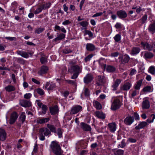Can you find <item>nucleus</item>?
Listing matches in <instances>:
<instances>
[{
	"label": "nucleus",
	"mask_w": 155,
	"mask_h": 155,
	"mask_svg": "<svg viewBox=\"0 0 155 155\" xmlns=\"http://www.w3.org/2000/svg\"><path fill=\"white\" fill-rule=\"evenodd\" d=\"M51 135V133L48 129L47 128H42L39 129L38 133L39 137L41 140H44L45 136Z\"/></svg>",
	"instance_id": "1"
},
{
	"label": "nucleus",
	"mask_w": 155,
	"mask_h": 155,
	"mask_svg": "<svg viewBox=\"0 0 155 155\" xmlns=\"http://www.w3.org/2000/svg\"><path fill=\"white\" fill-rule=\"evenodd\" d=\"M50 147L55 155H61V147L57 142L54 141L52 142Z\"/></svg>",
	"instance_id": "2"
},
{
	"label": "nucleus",
	"mask_w": 155,
	"mask_h": 155,
	"mask_svg": "<svg viewBox=\"0 0 155 155\" xmlns=\"http://www.w3.org/2000/svg\"><path fill=\"white\" fill-rule=\"evenodd\" d=\"M122 105V103L119 99L115 98L112 101L110 109L113 110H115L119 109Z\"/></svg>",
	"instance_id": "3"
},
{
	"label": "nucleus",
	"mask_w": 155,
	"mask_h": 155,
	"mask_svg": "<svg viewBox=\"0 0 155 155\" xmlns=\"http://www.w3.org/2000/svg\"><path fill=\"white\" fill-rule=\"evenodd\" d=\"M130 57L127 54L124 55H120L119 56L118 59L120 64H125L127 63L130 60Z\"/></svg>",
	"instance_id": "4"
},
{
	"label": "nucleus",
	"mask_w": 155,
	"mask_h": 155,
	"mask_svg": "<svg viewBox=\"0 0 155 155\" xmlns=\"http://www.w3.org/2000/svg\"><path fill=\"white\" fill-rule=\"evenodd\" d=\"M68 71L71 73H79L80 72V68L78 65H72L68 68Z\"/></svg>",
	"instance_id": "5"
},
{
	"label": "nucleus",
	"mask_w": 155,
	"mask_h": 155,
	"mask_svg": "<svg viewBox=\"0 0 155 155\" xmlns=\"http://www.w3.org/2000/svg\"><path fill=\"white\" fill-rule=\"evenodd\" d=\"M141 47L145 50H147L150 51L152 50L153 48V45L152 44H149L146 42L141 41L140 43Z\"/></svg>",
	"instance_id": "6"
},
{
	"label": "nucleus",
	"mask_w": 155,
	"mask_h": 155,
	"mask_svg": "<svg viewBox=\"0 0 155 155\" xmlns=\"http://www.w3.org/2000/svg\"><path fill=\"white\" fill-rule=\"evenodd\" d=\"M82 107L79 105H76L73 106L70 112L71 114H75L82 110Z\"/></svg>",
	"instance_id": "7"
},
{
	"label": "nucleus",
	"mask_w": 155,
	"mask_h": 155,
	"mask_svg": "<svg viewBox=\"0 0 155 155\" xmlns=\"http://www.w3.org/2000/svg\"><path fill=\"white\" fill-rule=\"evenodd\" d=\"M117 14L119 18L122 19L126 18L127 16V12L123 10H120L117 11Z\"/></svg>",
	"instance_id": "8"
},
{
	"label": "nucleus",
	"mask_w": 155,
	"mask_h": 155,
	"mask_svg": "<svg viewBox=\"0 0 155 155\" xmlns=\"http://www.w3.org/2000/svg\"><path fill=\"white\" fill-rule=\"evenodd\" d=\"M134 121V117L130 116L127 117L124 120V122L127 125H130Z\"/></svg>",
	"instance_id": "9"
},
{
	"label": "nucleus",
	"mask_w": 155,
	"mask_h": 155,
	"mask_svg": "<svg viewBox=\"0 0 155 155\" xmlns=\"http://www.w3.org/2000/svg\"><path fill=\"white\" fill-rule=\"evenodd\" d=\"M147 98H144L142 103V107L143 110L147 109H149L150 107V102L147 99Z\"/></svg>",
	"instance_id": "10"
},
{
	"label": "nucleus",
	"mask_w": 155,
	"mask_h": 155,
	"mask_svg": "<svg viewBox=\"0 0 155 155\" xmlns=\"http://www.w3.org/2000/svg\"><path fill=\"white\" fill-rule=\"evenodd\" d=\"M96 84L98 86L103 85L105 82L104 77L103 76L99 75L96 77Z\"/></svg>",
	"instance_id": "11"
},
{
	"label": "nucleus",
	"mask_w": 155,
	"mask_h": 155,
	"mask_svg": "<svg viewBox=\"0 0 155 155\" xmlns=\"http://www.w3.org/2000/svg\"><path fill=\"white\" fill-rule=\"evenodd\" d=\"M18 117L17 113L14 112H13L11 115L9 120V124H14L16 120Z\"/></svg>",
	"instance_id": "12"
},
{
	"label": "nucleus",
	"mask_w": 155,
	"mask_h": 155,
	"mask_svg": "<svg viewBox=\"0 0 155 155\" xmlns=\"http://www.w3.org/2000/svg\"><path fill=\"white\" fill-rule=\"evenodd\" d=\"M81 128L84 131H90L91 130V128L90 125L84 122L81 123Z\"/></svg>",
	"instance_id": "13"
},
{
	"label": "nucleus",
	"mask_w": 155,
	"mask_h": 155,
	"mask_svg": "<svg viewBox=\"0 0 155 155\" xmlns=\"http://www.w3.org/2000/svg\"><path fill=\"white\" fill-rule=\"evenodd\" d=\"M93 79L92 75L91 74H88L84 79V82L86 84H88Z\"/></svg>",
	"instance_id": "14"
},
{
	"label": "nucleus",
	"mask_w": 155,
	"mask_h": 155,
	"mask_svg": "<svg viewBox=\"0 0 155 155\" xmlns=\"http://www.w3.org/2000/svg\"><path fill=\"white\" fill-rule=\"evenodd\" d=\"M20 104L21 106L28 107L31 106V103L30 101L25 100H22L20 101Z\"/></svg>",
	"instance_id": "15"
},
{
	"label": "nucleus",
	"mask_w": 155,
	"mask_h": 155,
	"mask_svg": "<svg viewBox=\"0 0 155 155\" xmlns=\"http://www.w3.org/2000/svg\"><path fill=\"white\" fill-rule=\"evenodd\" d=\"M148 125L146 121L140 122L139 124L135 127V129L138 130L143 128Z\"/></svg>",
	"instance_id": "16"
},
{
	"label": "nucleus",
	"mask_w": 155,
	"mask_h": 155,
	"mask_svg": "<svg viewBox=\"0 0 155 155\" xmlns=\"http://www.w3.org/2000/svg\"><path fill=\"white\" fill-rule=\"evenodd\" d=\"M48 70V68L46 66H42L41 67L40 70L38 72V74L39 75H42L44 74L47 72Z\"/></svg>",
	"instance_id": "17"
},
{
	"label": "nucleus",
	"mask_w": 155,
	"mask_h": 155,
	"mask_svg": "<svg viewBox=\"0 0 155 155\" xmlns=\"http://www.w3.org/2000/svg\"><path fill=\"white\" fill-rule=\"evenodd\" d=\"M108 127L110 132L114 133L116 130V125L115 123H110L108 124Z\"/></svg>",
	"instance_id": "18"
},
{
	"label": "nucleus",
	"mask_w": 155,
	"mask_h": 155,
	"mask_svg": "<svg viewBox=\"0 0 155 155\" xmlns=\"http://www.w3.org/2000/svg\"><path fill=\"white\" fill-rule=\"evenodd\" d=\"M6 137V134L5 130L0 128V140L4 141Z\"/></svg>",
	"instance_id": "19"
},
{
	"label": "nucleus",
	"mask_w": 155,
	"mask_h": 155,
	"mask_svg": "<svg viewBox=\"0 0 155 155\" xmlns=\"http://www.w3.org/2000/svg\"><path fill=\"white\" fill-rule=\"evenodd\" d=\"M50 113L51 115H55L58 113V108L57 105H55L50 108Z\"/></svg>",
	"instance_id": "20"
},
{
	"label": "nucleus",
	"mask_w": 155,
	"mask_h": 155,
	"mask_svg": "<svg viewBox=\"0 0 155 155\" xmlns=\"http://www.w3.org/2000/svg\"><path fill=\"white\" fill-rule=\"evenodd\" d=\"M140 48L138 47H133L131 49L130 54L131 55H134L138 54L140 51Z\"/></svg>",
	"instance_id": "21"
},
{
	"label": "nucleus",
	"mask_w": 155,
	"mask_h": 155,
	"mask_svg": "<svg viewBox=\"0 0 155 155\" xmlns=\"http://www.w3.org/2000/svg\"><path fill=\"white\" fill-rule=\"evenodd\" d=\"M86 49L87 51H93L96 49V47L92 43H88L86 45Z\"/></svg>",
	"instance_id": "22"
},
{
	"label": "nucleus",
	"mask_w": 155,
	"mask_h": 155,
	"mask_svg": "<svg viewBox=\"0 0 155 155\" xmlns=\"http://www.w3.org/2000/svg\"><path fill=\"white\" fill-rule=\"evenodd\" d=\"M104 68L109 72H113L115 71L116 69L115 67L110 65H105Z\"/></svg>",
	"instance_id": "23"
},
{
	"label": "nucleus",
	"mask_w": 155,
	"mask_h": 155,
	"mask_svg": "<svg viewBox=\"0 0 155 155\" xmlns=\"http://www.w3.org/2000/svg\"><path fill=\"white\" fill-rule=\"evenodd\" d=\"M143 79H140L136 83L134 86V88L135 90H137L138 91H139L141 86Z\"/></svg>",
	"instance_id": "24"
},
{
	"label": "nucleus",
	"mask_w": 155,
	"mask_h": 155,
	"mask_svg": "<svg viewBox=\"0 0 155 155\" xmlns=\"http://www.w3.org/2000/svg\"><path fill=\"white\" fill-rule=\"evenodd\" d=\"M132 86L131 83L129 82H126L124 84L121 89L123 91H127L129 90Z\"/></svg>",
	"instance_id": "25"
},
{
	"label": "nucleus",
	"mask_w": 155,
	"mask_h": 155,
	"mask_svg": "<svg viewBox=\"0 0 155 155\" xmlns=\"http://www.w3.org/2000/svg\"><path fill=\"white\" fill-rule=\"evenodd\" d=\"M17 53L18 54L21 55L22 57L25 58H27L29 57L28 53L22 51H17Z\"/></svg>",
	"instance_id": "26"
},
{
	"label": "nucleus",
	"mask_w": 155,
	"mask_h": 155,
	"mask_svg": "<svg viewBox=\"0 0 155 155\" xmlns=\"http://www.w3.org/2000/svg\"><path fill=\"white\" fill-rule=\"evenodd\" d=\"M148 30L152 34H153L155 32V22L151 23L150 25L148 28Z\"/></svg>",
	"instance_id": "27"
},
{
	"label": "nucleus",
	"mask_w": 155,
	"mask_h": 155,
	"mask_svg": "<svg viewBox=\"0 0 155 155\" xmlns=\"http://www.w3.org/2000/svg\"><path fill=\"white\" fill-rule=\"evenodd\" d=\"M65 34L63 33H61L58 35L57 37L53 40V41L57 42L59 40H61L65 37Z\"/></svg>",
	"instance_id": "28"
},
{
	"label": "nucleus",
	"mask_w": 155,
	"mask_h": 155,
	"mask_svg": "<svg viewBox=\"0 0 155 155\" xmlns=\"http://www.w3.org/2000/svg\"><path fill=\"white\" fill-rule=\"evenodd\" d=\"M121 80L120 79H117L114 82L113 84L112 85L113 88V90H115L118 86L119 85L121 82Z\"/></svg>",
	"instance_id": "29"
},
{
	"label": "nucleus",
	"mask_w": 155,
	"mask_h": 155,
	"mask_svg": "<svg viewBox=\"0 0 155 155\" xmlns=\"http://www.w3.org/2000/svg\"><path fill=\"white\" fill-rule=\"evenodd\" d=\"M153 56V54L150 52L145 51H144V55L143 58H145L150 59Z\"/></svg>",
	"instance_id": "30"
},
{
	"label": "nucleus",
	"mask_w": 155,
	"mask_h": 155,
	"mask_svg": "<svg viewBox=\"0 0 155 155\" xmlns=\"http://www.w3.org/2000/svg\"><path fill=\"white\" fill-rule=\"evenodd\" d=\"M96 116L99 118L104 119L105 118V114L101 112L97 111L95 112Z\"/></svg>",
	"instance_id": "31"
},
{
	"label": "nucleus",
	"mask_w": 155,
	"mask_h": 155,
	"mask_svg": "<svg viewBox=\"0 0 155 155\" xmlns=\"http://www.w3.org/2000/svg\"><path fill=\"white\" fill-rule=\"evenodd\" d=\"M49 120V118H41L38 119L37 122L38 124H42L48 122Z\"/></svg>",
	"instance_id": "32"
},
{
	"label": "nucleus",
	"mask_w": 155,
	"mask_h": 155,
	"mask_svg": "<svg viewBox=\"0 0 155 155\" xmlns=\"http://www.w3.org/2000/svg\"><path fill=\"white\" fill-rule=\"evenodd\" d=\"M94 106L97 110H100L101 109L102 106L101 104L98 101H94L93 102Z\"/></svg>",
	"instance_id": "33"
},
{
	"label": "nucleus",
	"mask_w": 155,
	"mask_h": 155,
	"mask_svg": "<svg viewBox=\"0 0 155 155\" xmlns=\"http://www.w3.org/2000/svg\"><path fill=\"white\" fill-rule=\"evenodd\" d=\"M47 127L49 129L51 132L54 133L56 132V128L54 125L48 124L47 125Z\"/></svg>",
	"instance_id": "34"
},
{
	"label": "nucleus",
	"mask_w": 155,
	"mask_h": 155,
	"mask_svg": "<svg viewBox=\"0 0 155 155\" xmlns=\"http://www.w3.org/2000/svg\"><path fill=\"white\" fill-rule=\"evenodd\" d=\"M147 18V15L146 14H145L138 21H140L141 24H143L146 22Z\"/></svg>",
	"instance_id": "35"
},
{
	"label": "nucleus",
	"mask_w": 155,
	"mask_h": 155,
	"mask_svg": "<svg viewBox=\"0 0 155 155\" xmlns=\"http://www.w3.org/2000/svg\"><path fill=\"white\" fill-rule=\"evenodd\" d=\"M6 91L8 92H11L15 90L14 87L12 85H8L5 87Z\"/></svg>",
	"instance_id": "36"
},
{
	"label": "nucleus",
	"mask_w": 155,
	"mask_h": 155,
	"mask_svg": "<svg viewBox=\"0 0 155 155\" xmlns=\"http://www.w3.org/2000/svg\"><path fill=\"white\" fill-rule=\"evenodd\" d=\"M51 5V3L50 2H48V3H45L41 5L43 9H48L50 8Z\"/></svg>",
	"instance_id": "37"
},
{
	"label": "nucleus",
	"mask_w": 155,
	"mask_h": 155,
	"mask_svg": "<svg viewBox=\"0 0 155 155\" xmlns=\"http://www.w3.org/2000/svg\"><path fill=\"white\" fill-rule=\"evenodd\" d=\"M155 119V115L154 114H152L150 116V118L147 119V121L149 123H150L153 122Z\"/></svg>",
	"instance_id": "38"
},
{
	"label": "nucleus",
	"mask_w": 155,
	"mask_h": 155,
	"mask_svg": "<svg viewBox=\"0 0 155 155\" xmlns=\"http://www.w3.org/2000/svg\"><path fill=\"white\" fill-rule=\"evenodd\" d=\"M21 121L22 122H24L26 118L25 114L24 112H22L21 114L19 117Z\"/></svg>",
	"instance_id": "39"
},
{
	"label": "nucleus",
	"mask_w": 155,
	"mask_h": 155,
	"mask_svg": "<svg viewBox=\"0 0 155 155\" xmlns=\"http://www.w3.org/2000/svg\"><path fill=\"white\" fill-rule=\"evenodd\" d=\"M114 38L115 42H118L121 40V36L119 34H117L114 37Z\"/></svg>",
	"instance_id": "40"
},
{
	"label": "nucleus",
	"mask_w": 155,
	"mask_h": 155,
	"mask_svg": "<svg viewBox=\"0 0 155 155\" xmlns=\"http://www.w3.org/2000/svg\"><path fill=\"white\" fill-rule=\"evenodd\" d=\"M63 130L60 128H58L57 129V134L58 137L60 138L62 137V134Z\"/></svg>",
	"instance_id": "41"
},
{
	"label": "nucleus",
	"mask_w": 155,
	"mask_h": 155,
	"mask_svg": "<svg viewBox=\"0 0 155 155\" xmlns=\"http://www.w3.org/2000/svg\"><path fill=\"white\" fill-rule=\"evenodd\" d=\"M45 28H43L40 27L39 28H36L35 30V33L37 34H40L44 30Z\"/></svg>",
	"instance_id": "42"
},
{
	"label": "nucleus",
	"mask_w": 155,
	"mask_h": 155,
	"mask_svg": "<svg viewBox=\"0 0 155 155\" xmlns=\"http://www.w3.org/2000/svg\"><path fill=\"white\" fill-rule=\"evenodd\" d=\"M149 72L153 75L155 74V67L153 66H151L149 69Z\"/></svg>",
	"instance_id": "43"
},
{
	"label": "nucleus",
	"mask_w": 155,
	"mask_h": 155,
	"mask_svg": "<svg viewBox=\"0 0 155 155\" xmlns=\"http://www.w3.org/2000/svg\"><path fill=\"white\" fill-rule=\"evenodd\" d=\"M124 151L120 149H118L116 151L114 152V153L115 155H123Z\"/></svg>",
	"instance_id": "44"
},
{
	"label": "nucleus",
	"mask_w": 155,
	"mask_h": 155,
	"mask_svg": "<svg viewBox=\"0 0 155 155\" xmlns=\"http://www.w3.org/2000/svg\"><path fill=\"white\" fill-rule=\"evenodd\" d=\"M80 25L86 29L88 25V22L86 21H83L79 23Z\"/></svg>",
	"instance_id": "45"
},
{
	"label": "nucleus",
	"mask_w": 155,
	"mask_h": 155,
	"mask_svg": "<svg viewBox=\"0 0 155 155\" xmlns=\"http://www.w3.org/2000/svg\"><path fill=\"white\" fill-rule=\"evenodd\" d=\"M43 9L41 5H40L39 6L38 8L34 12V13L35 14H38L41 12Z\"/></svg>",
	"instance_id": "46"
},
{
	"label": "nucleus",
	"mask_w": 155,
	"mask_h": 155,
	"mask_svg": "<svg viewBox=\"0 0 155 155\" xmlns=\"http://www.w3.org/2000/svg\"><path fill=\"white\" fill-rule=\"evenodd\" d=\"M41 108L42 110V113H43V114H45L46 113V111L48 110V107L47 106L45 105H44L41 107Z\"/></svg>",
	"instance_id": "47"
},
{
	"label": "nucleus",
	"mask_w": 155,
	"mask_h": 155,
	"mask_svg": "<svg viewBox=\"0 0 155 155\" xmlns=\"http://www.w3.org/2000/svg\"><path fill=\"white\" fill-rule=\"evenodd\" d=\"M37 93L40 95H43L44 94L45 92L44 90L40 88H38L36 90Z\"/></svg>",
	"instance_id": "48"
},
{
	"label": "nucleus",
	"mask_w": 155,
	"mask_h": 155,
	"mask_svg": "<svg viewBox=\"0 0 155 155\" xmlns=\"http://www.w3.org/2000/svg\"><path fill=\"white\" fill-rule=\"evenodd\" d=\"M151 87L150 86H147L144 87L143 89L144 92H149L150 91Z\"/></svg>",
	"instance_id": "49"
},
{
	"label": "nucleus",
	"mask_w": 155,
	"mask_h": 155,
	"mask_svg": "<svg viewBox=\"0 0 155 155\" xmlns=\"http://www.w3.org/2000/svg\"><path fill=\"white\" fill-rule=\"evenodd\" d=\"M93 56V54H91L88 55L85 58V61L86 62L88 61H89Z\"/></svg>",
	"instance_id": "50"
},
{
	"label": "nucleus",
	"mask_w": 155,
	"mask_h": 155,
	"mask_svg": "<svg viewBox=\"0 0 155 155\" xmlns=\"http://www.w3.org/2000/svg\"><path fill=\"white\" fill-rule=\"evenodd\" d=\"M55 87V84L53 82H51L49 87L47 88V90H52Z\"/></svg>",
	"instance_id": "51"
},
{
	"label": "nucleus",
	"mask_w": 155,
	"mask_h": 155,
	"mask_svg": "<svg viewBox=\"0 0 155 155\" xmlns=\"http://www.w3.org/2000/svg\"><path fill=\"white\" fill-rule=\"evenodd\" d=\"M17 61L18 63L22 64H24L25 63V60L21 58H17Z\"/></svg>",
	"instance_id": "52"
},
{
	"label": "nucleus",
	"mask_w": 155,
	"mask_h": 155,
	"mask_svg": "<svg viewBox=\"0 0 155 155\" xmlns=\"http://www.w3.org/2000/svg\"><path fill=\"white\" fill-rule=\"evenodd\" d=\"M126 146V144L124 140H123L121 143V144H119L118 146V147H121L123 148Z\"/></svg>",
	"instance_id": "53"
},
{
	"label": "nucleus",
	"mask_w": 155,
	"mask_h": 155,
	"mask_svg": "<svg viewBox=\"0 0 155 155\" xmlns=\"http://www.w3.org/2000/svg\"><path fill=\"white\" fill-rule=\"evenodd\" d=\"M139 91L137 90H134L132 91V93L131 94V96L132 97H134L136 96L137 94L139 93Z\"/></svg>",
	"instance_id": "54"
},
{
	"label": "nucleus",
	"mask_w": 155,
	"mask_h": 155,
	"mask_svg": "<svg viewBox=\"0 0 155 155\" xmlns=\"http://www.w3.org/2000/svg\"><path fill=\"white\" fill-rule=\"evenodd\" d=\"M65 81L69 84L73 85H75L76 84L75 81H73L71 80H65Z\"/></svg>",
	"instance_id": "55"
},
{
	"label": "nucleus",
	"mask_w": 155,
	"mask_h": 155,
	"mask_svg": "<svg viewBox=\"0 0 155 155\" xmlns=\"http://www.w3.org/2000/svg\"><path fill=\"white\" fill-rule=\"evenodd\" d=\"M85 34L88 35L89 37H92L93 36V34L90 31L86 30H85Z\"/></svg>",
	"instance_id": "56"
},
{
	"label": "nucleus",
	"mask_w": 155,
	"mask_h": 155,
	"mask_svg": "<svg viewBox=\"0 0 155 155\" xmlns=\"http://www.w3.org/2000/svg\"><path fill=\"white\" fill-rule=\"evenodd\" d=\"M32 96L31 94L30 93H26L24 95V98L26 99H29Z\"/></svg>",
	"instance_id": "57"
},
{
	"label": "nucleus",
	"mask_w": 155,
	"mask_h": 155,
	"mask_svg": "<svg viewBox=\"0 0 155 155\" xmlns=\"http://www.w3.org/2000/svg\"><path fill=\"white\" fill-rule=\"evenodd\" d=\"M90 91L88 89L85 88L84 91V94L85 96L88 97L90 95Z\"/></svg>",
	"instance_id": "58"
},
{
	"label": "nucleus",
	"mask_w": 155,
	"mask_h": 155,
	"mask_svg": "<svg viewBox=\"0 0 155 155\" xmlns=\"http://www.w3.org/2000/svg\"><path fill=\"white\" fill-rule=\"evenodd\" d=\"M36 102L37 103L38 106L40 108H41V107L44 105L39 100H36Z\"/></svg>",
	"instance_id": "59"
},
{
	"label": "nucleus",
	"mask_w": 155,
	"mask_h": 155,
	"mask_svg": "<svg viewBox=\"0 0 155 155\" xmlns=\"http://www.w3.org/2000/svg\"><path fill=\"white\" fill-rule=\"evenodd\" d=\"M98 146V144L97 143H92L91 145V150H93L95 149Z\"/></svg>",
	"instance_id": "60"
},
{
	"label": "nucleus",
	"mask_w": 155,
	"mask_h": 155,
	"mask_svg": "<svg viewBox=\"0 0 155 155\" xmlns=\"http://www.w3.org/2000/svg\"><path fill=\"white\" fill-rule=\"evenodd\" d=\"M72 52V51L70 49H65L63 50V52L64 54H69Z\"/></svg>",
	"instance_id": "61"
},
{
	"label": "nucleus",
	"mask_w": 155,
	"mask_h": 155,
	"mask_svg": "<svg viewBox=\"0 0 155 155\" xmlns=\"http://www.w3.org/2000/svg\"><path fill=\"white\" fill-rule=\"evenodd\" d=\"M79 74L78 73H74L72 76L71 77L72 79H76Z\"/></svg>",
	"instance_id": "62"
},
{
	"label": "nucleus",
	"mask_w": 155,
	"mask_h": 155,
	"mask_svg": "<svg viewBox=\"0 0 155 155\" xmlns=\"http://www.w3.org/2000/svg\"><path fill=\"white\" fill-rule=\"evenodd\" d=\"M40 61L42 64H44L47 62V58L45 57H42L40 58Z\"/></svg>",
	"instance_id": "63"
},
{
	"label": "nucleus",
	"mask_w": 155,
	"mask_h": 155,
	"mask_svg": "<svg viewBox=\"0 0 155 155\" xmlns=\"http://www.w3.org/2000/svg\"><path fill=\"white\" fill-rule=\"evenodd\" d=\"M103 14V13L102 12L97 13L94 14V15L92 16V17L93 18H94V17H96L101 16Z\"/></svg>",
	"instance_id": "64"
}]
</instances>
